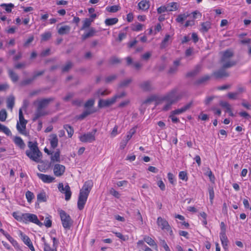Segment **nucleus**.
Here are the masks:
<instances>
[{
	"label": "nucleus",
	"instance_id": "obj_1",
	"mask_svg": "<svg viewBox=\"0 0 251 251\" xmlns=\"http://www.w3.org/2000/svg\"><path fill=\"white\" fill-rule=\"evenodd\" d=\"M221 53L222 57L220 63L223 65L224 69L229 68L236 65V62L231 59V58L234 55V53L232 50H226Z\"/></svg>",
	"mask_w": 251,
	"mask_h": 251
},
{
	"label": "nucleus",
	"instance_id": "obj_2",
	"mask_svg": "<svg viewBox=\"0 0 251 251\" xmlns=\"http://www.w3.org/2000/svg\"><path fill=\"white\" fill-rule=\"evenodd\" d=\"M90 189H80L77 202V208L82 210L86 203L88 197L90 194Z\"/></svg>",
	"mask_w": 251,
	"mask_h": 251
},
{
	"label": "nucleus",
	"instance_id": "obj_3",
	"mask_svg": "<svg viewBox=\"0 0 251 251\" xmlns=\"http://www.w3.org/2000/svg\"><path fill=\"white\" fill-rule=\"evenodd\" d=\"M59 213L62 226L66 230L70 229L73 223L70 216L63 210H59Z\"/></svg>",
	"mask_w": 251,
	"mask_h": 251
},
{
	"label": "nucleus",
	"instance_id": "obj_4",
	"mask_svg": "<svg viewBox=\"0 0 251 251\" xmlns=\"http://www.w3.org/2000/svg\"><path fill=\"white\" fill-rule=\"evenodd\" d=\"M19 122H17L16 125L17 129L20 133L25 135L27 134L25 128L27 121L24 118L22 109H20L19 110Z\"/></svg>",
	"mask_w": 251,
	"mask_h": 251
},
{
	"label": "nucleus",
	"instance_id": "obj_5",
	"mask_svg": "<svg viewBox=\"0 0 251 251\" xmlns=\"http://www.w3.org/2000/svg\"><path fill=\"white\" fill-rule=\"evenodd\" d=\"M182 97V94H177V89L175 88L164 96L162 98V100H170V101L175 103L180 100Z\"/></svg>",
	"mask_w": 251,
	"mask_h": 251
},
{
	"label": "nucleus",
	"instance_id": "obj_6",
	"mask_svg": "<svg viewBox=\"0 0 251 251\" xmlns=\"http://www.w3.org/2000/svg\"><path fill=\"white\" fill-rule=\"evenodd\" d=\"M96 129H94L92 132L83 134L79 137L80 141L84 143H92L95 140Z\"/></svg>",
	"mask_w": 251,
	"mask_h": 251
},
{
	"label": "nucleus",
	"instance_id": "obj_7",
	"mask_svg": "<svg viewBox=\"0 0 251 251\" xmlns=\"http://www.w3.org/2000/svg\"><path fill=\"white\" fill-rule=\"evenodd\" d=\"M27 222L34 223L39 226H42L43 225V224L38 220L37 216L33 214L26 213L25 223Z\"/></svg>",
	"mask_w": 251,
	"mask_h": 251
},
{
	"label": "nucleus",
	"instance_id": "obj_8",
	"mask_svg": "<svg viewBox=\"0 0 251 251\" xmlns=\"http://www.w3.org/2000/svg\"><path fill=\"white\" fill-rule=\"evenodd\" d=\"M20 236L24 244L29 248L31 251H35L31 240L26 235L20 231Z\"/></svg>",
	"mask_w": 251,
	"mask_h": 251
},
{
	"label": "nucleus",
	"instance_id": "obj_9",
	"mask_svg": "<svg viewBox=\"0 0 251 251\" xmlns=\"http://www.w3.org/2000/svg\"><path fill=\"white\" fill-rule=\"evenodd\" d=\"M54 100V99L53 98L43 99L35 101L34 104H37V106L40 107L41 108L44 109V108L48 106L50 102L53 101Z\"/></svg>",
	"mask_w": 251,
	"mask_h": 251
},
{
	"label": "nucleus",
	"instance_id": "obj_10",
	"mask_svg": "<svg viewBox=\"0 0 251 251\" xmlns=\"http://www.w3.org/2000/svg\"><path fill=\"white\" fill-rule=\"evenodd\" d=\"M116 100V98L114 97L111 99L106 100L100 99L99 101L98 106L100 108L103 107H108L115 103Z\"/></svg>",
	"mask_w": 251,
	"mask_h": 251
},
{
	"label": "nucleus",
	"instance_id": "obj_11",
	"mask_svg": "<svg viewBox=\"0 0 251 251\" xmlns=\"http://www.w3.org/2000/svg\"><path fill=\"white\" fill-rule=\"evenodd\" d=\"M65 170V166L59 164H55L53 167V173L56 176H60L63 175Z\"/></svg>",
	"mask_w": 251,
	"mask_h": 251
},
{
	"label": "nucleus",
	"instance_id": "obj_12",
	"mask_svg": "<svg viewBox=\"0 0 251 251\" xmlns=\"http://www.w3.org/2000/svg\"><path fill=\"white\" fill-rule=\"evenodd\" d=\"M26 155L33 161L38 163L40 161V157L42 156V153H37V152H31L29 151H26L25 152Z\"/></svg>",
	"mask_w": 251,
	"mask_h": 251
},
{
	"label": "nucleus",
	"instance_id": "obj_13",
	"mask_svg": "<svg viewBox=\"0 0 251 251\" xmlns=\"http://www.w3.org/2000/svg\"><path fill=\"white\" fill-rule=\"evenodd\" d=\"M157 225L161 227L162 230H169L170 226L168 222L164 219L159 217L157 220Z\"/></svg>",
	"mask_w": 251,
	"mask_h": 251
},
{
	"label": "nucleus",
	"instance_id": "obj_14",
	"mask_svg": "<svg viewBox=\"0 0 251 251\" xmlns=\"http://www.w3.org/2000/svg\"><path fill=\"white\" fill-rule=\"evenodd\" d=\"M47 114V112L44 109L41 108L40 107L37 106V108L35 113L34 114V116L32 120L33 121H35L40 117L44 116Z\"/></svg>",
	"mask_w": 251,
	"mask_h": 251
},
{
	"label": "nucleus",
	"instance_id": "obj_15",
	"mask_svg": "<svg viewBox=\"0 0 251 251\" xmlns=\"http://www.w3.org/2000/svg\"><path fill=\"white\" fill-rule=\"evenodd\" d=\"M140 87L144 91H150L153 89L152 83L151 81H145L140 84Z\"/></svg>",
	"mask_w": 251,
	"mask_h": 251
},
{
	"label": "nucleus",
	"instance_id": "obj_16",
	"mask_svg": "<svg viewBox=\"0 0 251 251\" xmlns=\"http://www.w3.org/2000/svg\"><path fill=\"white\" fill-rule=\"evenodd\" d=\"M219 104L222 107L226 108L225 112L228 113L230 116H234V114L231 110V106L227 102L221 100L220 101Z\"/></svg>",
	"mask_w": 251,
	"mask_h": 251
},
{
	"label": "nucleus",
	"instance_id": "obj_17",
	"mask_svg": "<svg viewBox=\"0 0 251 251\" xmlns=\"http://www.w3.org/2000/svg\"><path fill=\"white\" fill-rule=\"evenodd\" d=\"M226 69H224L223 68V65H222V68L219 70L214 72L213 73V75L216 78H220L223 77H227L228 76V74L225 71Z\"/></svg>",
	"mask_w": 251,
	"mask_h": 251
},
{
	"label": "nucleus",
	"instance_id": "obj_18",
	"mask_svg": "<svg viewBox=\"0 0 251 251\" xmlns=\"http://www.w3.org/2000/svg\"><path fill=\"white\" fill-rule=\"evenodd\" d=\"M12 216L19 222H25L26 213H23L19 211H16L13 212Z\"/></svg>",
	"mask_w": 251,
	"mask_h": 251
},
{
	"label": "nucleus",
	"instance_id": "obj_19",
	"mask_svg": "<svg viewBox=\"0 0 251 251\" xmlns=\"http://www.w3.org/2000/svg\"><path fill=\"white\" fill-rule=\"evenodd\" d=\"M49 141L50 142V146L52 148H56L58 145V139L57 135L55 134H50V136Z\"/></svg>",
	"mask_w": 251,
	"mask_h": 251
},
{
	"label": "nucleus",
	"instance_id": "obj_20",
	"mask_svg": "<svg viewBox=\"0 0 251 251\" xmlns=\"http://www.w3.org/2000/svg\"><path fill=\"white\" fill-rule=\"evenodd\" d=\"M49 198L48 194L44 191H41L37 195V200L39 202H46Z\"/></svg>",
	"mask_w": 251,
	"mask_h": 251
},
{
	"label": "nucleus",
	"instance_id": "obj_21",
	"mask_svg": "<svg viewBox=\"0 0 251 251\" xmlns=\"http://www.w3.org/2000/svg\"><path fill=\"white\" fill-rule=\"evenodd\" d=\"M139 9L143 11L148 10L150 6V1L148 0H142L138 4Z\"/></svg>",
	"mask_w": 251,
	"mask_h": 251
},
{
	"label": "nucleus",
	"instance_id": "obj_22",
	"mask_svg": "<svg viewBox=\"0 0 251 251\" xmlns=\"http://www.w3.org/2000/svg\"><path fill=\"white\" fill-rule=\"evenodd\" d=\"M143 239L144 241L149 246L153 247L156 251H158L157 245L155 242L151 237L148 236H145Z\"/></svg>",
	"mask_w": 251,
	"mask_h": 251
},
{
	"label": "nucleus",
	"instance_id": "obj_23",
	"mask_svg": "<svg viewBox=\"0 0 251 251\" xmlns=\"http://www.w3.org/2000/svg\"><path fill=\"white\" fill-rule=\"evenodd\" d=\"M180 65V60H177L174 61L173 65L171 66L169 71L168 73L170 74H176L178 66Z\"/></svg>",
	"mask_w": 251,
	"mask_h": 251
},
{
	"label": "nucleus",
	"instance_id": "obj_24",
	"mask_svg": "<svg viewBox=\"0 0 251 251\" xmlns=\"http://www.w3.org/2000/svg\"><path fill=\"white\" fill-rule=\"evenodd\" d=\"M41 241L43 243L44 251H57V249L50 247V245L46 241L45 237H42Z\"/></svg>",
	"mask_w": 251,
	"mask_h": 251
},
{
	"label": "nucleus",
	"instance_id": "obj_25",
	"mask_svg": "<svg viewBox=\"0 0 251 251\" xmlns=\"http://www.w3.org/2000/svg\"><path fill=\"white\" fill-rule=\"evenodd\" d=\"M39 178L44 182L46 183H50L53 181L54 179V178L50 176H48L47 175H44L42 174H40L38 175Z\"/></svg>",
	"mask_w": 251,
	"mask_h": 251
},
{
	"label": "nucleus",
	"instance_id": "obj_26",
	"mask_svg": "<svg viewBox=\"0 0 251 251\" xmlns=\"http://www.w3.org/2000/svg\"><path fill=\"white\" fill-rule=\"evenodd\" d=\"M96 32V29L94 28L91 27L88 32L82 35L81 38L82 40H85L89 37L94 36Z\"/></svg>",
	"mask_w": 251,
	"mask_h": 251
},
{
	"label": "nucleus",
	"instance_id": "obj_27",
	"mask_svg": "<svg viewBox=\"0 0 251 251\" xmlns=\"http://www.w3.org/2000/svg\"><path fill=\"white\" fill-rule=\"evenodd\" d=\"M220 238L224 249H226L228 246V240L226 234H220Z\"/></svg>",
	"mask_w": 251,
	"mask_h": 251
},
{
	"label": "nucleus",
	"instance_id": "obj_28",
	"mask_svg": "<svg viewBox=\"0 0 251 251\" xmlns=\"http://www.w3.org/2000/svg\"><path fill=\"white\" fill-rule=\"evenodd\" d=\"M13 141L14 143L21 149H24L25 147V144L20 137H15L13 139Z\"/></svg>",
	"mask_w": 251,
	"mask_h": 251
},
{
	"label": "nucleus",
	"instance_id": "obj_29",
	"mask_svg": "<svg viewBox=\"0 0 251 251\" xmlns=\"http://www.w3.org/2000/svg\"><path fill=\"white\" fill-rule=\"evenodd\" d=\"M201 27L200 29L201 31L203 33L207 32L211 28V23L209 21L202 23L201 24Z\"/></svg>",
	"mask_w": 251,
	"mask_h": 251
},
{
	"label": "nucleus",
	"instance_id": "obj_30",
	"mask_svg": "<svg viewBox=\"0 0 251 251\" xmlns=\"http://www.w3.org/2000/svg\"><path fill=\"white\" fill-rule=\"evenodd\" d=\"M190 14L188 13H185L178 15L176 19V21L180 24H182L184 20H185Z\"/></svg>",
	"mask_w": 251,
	"mask_h": 251
},
{
	"label": "nucleus",
	"instance_id": "obj_31",
	"mask_svg": "<svg viewBox=\"0 0 251 251\" xmlns=\"http://www.w3.org/2000/svg\"><path fill=\"white\" fill-rule=\"evenodd\" d=\"M70 27L69 25H64L58 29V33L60 35L66 34L69 32Z\"/></svg>",
	"mask_w": 251,
	"mask_h": 251
},
{
	"label": "nucleus",
	"instance_id": "obj_32",
	"mask_svg": "<svg viewBox=\"0 0 251 251\" xmlns=\"http://www.w3.org/2000/svg\"><path fill=\"white\" fill-rule=\"evenodd\" d=\"M0 7L4 9L7 13H10L12 11V8L14 7V5L13 3H2L0 5Z\"/></svg>",
	"mask_w": 251,
	"mask_h": 251
},
{
	"label": "nucleus",
	"instance_id": "obj_33",
	"mask_svg": "<svg viewBox=\"0 0 251 251\" xmlns=\"http://www.w3.org/2000/svg\"><path fill=\"white\" fill-rule=\"evenodd\" d=\"M8 75L12 80L15 82H17L19 79L18 75L11 69H8Z\"/></svg>",
	"mask_w": 251,
	"mask_h": 251
},
{
	"label": "nucleus",
	"instance_id": "obj_34",
	"mask_svg": "<svg viewBox=\"0 0 251 251\" xmlns=\"http://www.w3.org/2000/svg\"><path fill=\"white\" fill-rule=\"evenodd\" d=\"M201 67L197 66L193 71L188 72L186 74L187 77H193L197 75L200 71Z\"/></svg>",
	"mask_w": 251,
	"mask_h": 251
},
{
	"label": "nucleus",
	"instance_id": "obj_35",
	"mask_svg": "<svg viewBox=\"0 0 251 251\" xmlns=\"http://www.w3.org/2000/svg\"><path fill=\"white\" fill-rule=\"evenodd\" d=\"M28 147L30 148L29 151L31 152H37V153H40V151L38 149V148L36 143H33L32 142H28Z\"/></svg>",
	"mask_w": 251,
	"mask_h": 251
},
{
	"label": "nucleus",
	"instance_id": "obj_36",
	"mask_svg": "<svg viewBox=\"0 0 251 251\" xmlns=\"http://www.w3.org/2000/svg\"><path fill=\"white\" fill-rule=\"evenodd\" d=\"M96 112L93 109L88 108L85 110L80 116L79 119H83L89 115H90Z\"/></svg>",
	"mask_w": 251,
	"mask_h": 251
},
{
	"label": "nucleus",
	"instance_id": "obj_37",
	"mask_svg": "<svg viewBox=\"0 0 251 251\" xmlns=\"http://www.w3.org/2000/svg\"><path fill=\"white\" fill-rule=\"evenodd\" d=\"M60 192L65 194V199L68 201L70 200L72 196V192L70 189H59Z\"/></svg>",
	"mask_w": 251,
	"mask_h": 251
},
{
	"label": "nucleus",
	"instance_id": "obj_38",
	"mask_svg": "<svg viewBox=\"0 0 251 251\" xmlns=\"http://www.w3.org/2000/svg\"><path fill=\"white\" fill-rule=\"evenodd\" d=\"M15 99L13 96L9 97L7 100V106L8 108L12 109L14 105Z\"/></svg>",
	"mask_w": 251,
	"mask_h": 251
},
{
	"label": "nucleus",
	"instance_id": "obj_39",
	"mask_svg": "<svg viewBox=\"0 0 251 251\" xmlns=\"http://www.w3.org/2000/svg\"><path fill=\"white\" fill-rule=\"evenodd\" d=\"M171 36L169 34H166L165 35V38L162 40L161 44H160V48L161 49L165 48L168 44V42L169 40L170 39Z\"/></svg>",
	"mask_w": 251,
	"mask_h": 251
},
{
	"label": "nucleus",
	"instance_id": "obj_40",
	"mask_svg": "<svg viewBox=\"0 0 251 251\" xmlns=\"http://www.w3.org/2000/svg\"><path fill=\"white\" fill-rule=\"evenodd\" d=\"M64 128L67 131L69 137H72L74 132L73 128L69 125L67 124L64 126Z\"/></svg>",
	"mask_w": 251,
	"mask_h": 251
},
{
	"label": "nucleus",
	"instance_id": "obj_41",
	"mask_svg": "<svg viewBox=\"0 0 251 251\" xmlns=\"http://www.w3.org/2000/svg\"><path fill=\"white\" fill-rule=\"evenodd\" d=\"M41 41L44 42L49 40L51 37V33L50 31L45 32L41 35Z\"/></svg>",
	"mask_w": 251,
	"mask_h": 251
},
{
	"label": "nucleus",
	"instance_id": "obj_42",
	"mask_svg": "<svg viewBox=\"0 0 251 251\" xmlns=\"http://www.w3.org/2000/svg\"><path fill=\"white\" fill-rule=\"evenodd\" d=\"M118 22L117 18L106 19L105 20V24L107 25H112L116 24Z\"/></svg>",
	"mask_w": 251,
	"mask_h": 251
},
{
	"label": "nucleus",
	"instance_id": "obj_43",
	"mask_svg": "<svg viewBox=\"0 0 251 251\" xmlns=\"http://www.w3.org/2000/svg\"><path fill=\"white\" fill-rule=\"evenodd\" d=\"M0 130L2 131L7 136H11L12 133L10 130L6 126L0 124Z\"/></svg>",
	"mask_w": 251,
	"mask_h": 251
},
{
	"label": "nucleus",
	"instance_id": "obj_44",
	"mask_svg": "<svg viewBox=\"0 0 251 251\" xmlns=\"http://www.w3.org/2000/svg\"><path fill=\"white\" fill-rule=\"evenodd\" d=\"M177 3L176 2H171L167 4V7L168 11H176L177 9Z\"/></svg>",
	"mask_w": 251,
	"mask_h": 251
},
{
	"label": "nucleus",
	"instance_id": "obj_45",
	"mask_svg": "<svg viewBox=\"0 0 251 251\" xmlns=\"http://www.w3.org/2000/svg\"><path fill=\"white\" fill-rule=\"evenodd\" d=\"M92 22L93 20H91L90 18L85 19L83 21V24L81 29L83 30L87 27H89Z\"/></svg>",
	"mask_w": 251,
	"mask_h": 251
},
{
	"label": "nucleus",
	"instance_id": "obj_46",
	"mask_svg": "<svg viewBox=\"0 0 251 251\" xmlns=\"http://www.w3.org/2000/svg\"><path fill=\"white\" fill-rule=\"evenodd\" d=\"M73 65V64L71 61H68L66 64L62 67V71L63 72H67L72 68Z\"/></svg>",
	"mask_w": 251,
	"mask_h": 251
},
{
	"label": "nucleus",
	"instance_id": "obj_47",
	"mask_svg": "<svg viewBox=\"0 0 251 251\" xmlns=\"http://www.w3.org/2000/svg\"><path fill=\"white\" fill-rule=\"evenodd\" d=\"M109 93V92H108L106 90L100 89L96 93L95 96L98 97H99L100 96H104L108 95Z\"/></svg>",
	"mask_w": 251,
	"mask_h": 251
},
{
	"label": "nucleus",
	"instance_id": "obj_48",
	"mask_svg": "<svg viewBox=\"0 0 251 251\" xmlns=\"http://www.w3.org/2000/svg\"><path fill=\"white\" fill-rule=\"evenodd\" d=\"M60 151H56L53 155L51 156V161L60 162Z\"/></svg>",
	"mask_w": 251,
	"mask_h": 251
},
{
	"label": "nucleus",
	"instance_id": "obj_49",
	"mask_svg": "<svg viewBox=\"0 0 251 251\" xmlns=\"http://www.w3.org/2000/svg\"><path fill=\"white\" fill-rule=\"evenodd\" d=\"M178 177L180 179L186 181L188 180L187 172L185 171H180L179 173Z\"/></svg>",
	"mask_w": 251,
	"mask_h": 251
},
{
	"label": "nucleus",
	"instance_id": "obj_50",
	"mask_svg": "<svg viewBox=\"0 0 251 251\" xmlns=\"http://www.w3.org/2000/svg\"><path fill=\"white\" fill-rule=\"evenodd\" d=\"M25 197L27 201L29 203H30L32 201L33 199L34 198V195L32 192L29 191H27L25 193Z\"/></svg>",
	"mask_w": 251,
	"mask_h": 251
},
{
	"label": "nucleus",
	"instance_id": "obj_51",
	"mask_svg": "<svg viewBox=\"0 0 251 251\" xmlns=\"http://www.w3.org/2000/svg\"><path fill=\"white\" fill-rule=\"evenodd\" d=\"M7 117V114L5 109H2L0 111V121L4 122L6 120Z\"/></svg>",
	"mask_w": 251,
	"mask_h": 251
},
{
	"label": "nucleus",
	"instance_id": "obj_52",
	"mask_svg": "<svg viewBox=\"0 0 251 251\" xmlns=\"http://www.w3.org/2000/svg\"><path fill=\"white\" fill-rule=\"evenodd\" d=\"M210 76L208 75H205L198 79L196 83L198 84H201L208 80Z\"/></svg>",
	"mask_w": 251,
	"mask_h": 251
},
{
	"label": "nucleus",
	"instance_id": "obj_53",
	"mask_svg": "<svg viewBox=\"0 0 251 251\" xmlns=\"http://www.w3.org/2000/svg\"><path fill=\"white\" fill-rule=\"evenodd\" d=\"M167 178L170 183L174 185L176 182L174 175L171 173H168Z\"/></svg>",
	"mask_w": 251,
	"mask_h": 251
},
{
	"label": "nucleus",
	"instance_id": "obj_54",
	"mask_svg": "<svg viewBox=\"0 0 251 251\" xmlns=\"http://www.w3.org/2000/svg\"><path fill=\"white\" fill-rule=\"evenodd\" d=\"M166 101V102L164 104L162 107V110L165 111L169 110L171 108L172 105L174 103L173 102L170 101V100Z\"/></svg>",
	"mask_w": 251,
	"mask_h": 251
},
{
	"label": "nucleus",
	"instance_id": "obj_55",
	"mask_svg": "<svg viewBox=\"0 0 251 251\" xmlns=\"http://www.w3.org/2000/svg\"><path fill=\"white\" fill-rule=\"evenodd\" d=\"M119 9V6L118 5H113L106 7V10L109 12H116Z\"/></svg>",
	"mask_w": 251,
	"mask_h": 251
},
{
	"label": "nucleus",
	"instance_id": "obj_56",
	"mask_svg": "<svg viewBox=\"0 0 251 251\" xmlns=\"http://www.w3.org/2000/svg\"><path fill=\"white\" fill-rule=\"evenodd\" d=\"M35 79L34 78L33 76H32L31 78H29L23 80L21 83V85L22 86H25L31 83Z\"/></svg>",
	"mask_w": 251,
	"mask_h": 251
},
{
	"label": "nucleus",
	"instance_id": "obj_57",
	"mask_svg": "<svg viewBox=\"0 0 251 251\" xmlns=\"http://www.w3.org/2000/svg\"><path fill=\"white\" fill-rule=\"evenodd\" d=\"M126 32H120L118 35V37L117 41L119 42H121L126 37Z\"/></svg>",
	"mask_w": 251,
	"mask_h": 251
},
{
	"label": "nucleus",
	"instance_id": "obj_58",
	"mask_svg": "<svg viewBox=\"0 0 251 251\" xmlns=\"http://www.w3.org/2000/svg\"><path fill=\"white\" fill-rule=\"evenodd\" d=\"M113 233L122 241H125L128 239V237L127 236H124L120 232L113 231Z\"/></svg>",
	"mask_w": 251,
	"mask_h": 251
},
{
	"label": "nucleus",
	"instance_id": "obj_59",
	"mask_svg": "<svg viewBox=\"0 0 251 251\" xmlns=\"http://www.w3.org/2000/svg\"><path fill=\"white\" fill-rule=\"evenodd\" d=\"M135 131L134 129H131L128 134L126 135V142L125 143V146L126 145L127 142L131 138L133 135L134 134Z\"/></svg>",
	"mask_w": 251,
	"mask_h": 251
},
{
	"label": "nucleus",
	"instance_id": "obj_60",
	"mask_svg": "<svg viewBox=\"0 0 251 251\" xmlns=\"http://www.w3.org/2000/svg\"><path fill=\"white\" fill-rule=\"evenodd\" d=\"M43 225H45L47 227H50L51 226L52 221L50 217H47L45 218Z\"/></svg>",
	"mask_w": 251,
	"mask_h": 251
},
{
	"label": "nucleus",
	"instance_id": "obj_61",
	"mask_svg": "<svg viewBox=\"0 0 251 251\" xmlns=\"http://www.w3.org/2000/svg\"><path fill=\"white\" fill-rule=\"evenodd\" d=\"M117 77V75H109L107 77H106L105 78V81L106 83H110L114 80H115Z\"/></svg>",
	"mask_w": 251,
	"mask_h": 251
},
{
	"label": "nucleus",
	"instance_id": "obj_62",
	"mask_svg": "<svg viewBox=\"0 0 251 251\" xmlns=\"http://www.w3.org/2000/svg\"><path fill=\"white\" fill-rule=\"evenodd\" d=\"M160 244L164 249L165 251H171V250L170 249L167 243L166 242V241L164 240L160 239Z\"/></svg>",
	"mask_w": 251,
	"mask_h": 251
},
{
	"label": "nucleus",
	"instance_id": "obj_63",
	"mask_svg": "<svg viewBox=\"0 0 251 251\" xmlns=\"http://www.w3.org/2000/svg\"><path fill=\"white\" fill-rule=\"evenodd\" d=\"M132 81V79L130 78L126 79L121 81L120 84V86L121 87H126Z\"/></svg>",
	"mask_w": 251,
	"mask_h": 251
},
{
	"label": "nucleus",
	"instance_id": "obj_64",
	"mask_svg": "<svg viewBox=\"0 0 251 251\" xmlns=\"http://www.w3.org/2000/svg\"><path fill=\"white\" fill-rule=\"evenodd\" d=\"M93 186V182L92 180L86 181L83 185L82 188H91Z\"/></svg>",
	"mask_w": 251,
	"mask_h": 251
}]
</instances>
